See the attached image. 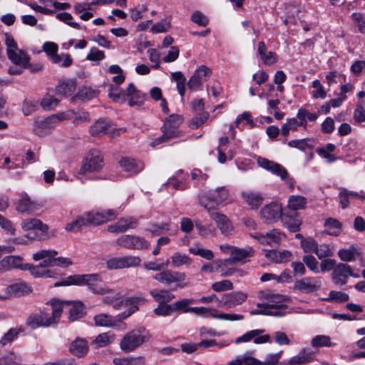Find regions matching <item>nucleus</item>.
Wrapping results in <instances>:
<instances>
[{
    "mask_svg": "<svg viewBox=\"0 0 365 365\" xmlns=\"http://www.w3.org/2000/svg\"><path fill=\"white\" fill-rule=\"evenodd\" d=\"M258 297L264 301L257 304V309L250 312L251 315H268L282 317L286 315V297L271 291H261Z\"/></svg>",
    "mask_w": 365,
    "mask_h": 365,
    "instance_id": "1",
    "label": "nucleus"
},
{
    "mask_svg": "<svg viewBox=\"0 0 365 365\" xmlns=\"http://www.w3.org/2000/svg\"><path fill=\"white\" fill-rule=\"evenodd\" d=\"M69 285H86L93 293L97 294H105L110 290L104 284L99 274L71 275L65 280L55 283V287Z\"/></svg>",
    "mask_w": 365,
    "mask_h": 365,
    "instance_id": "2",
    "label": "nucleus"
},
{
    "mask_svg": "<svg viewBox=\"0 0 365 365\" xmlns=\"http://www.w3.org/2000/svg\"><path fill=\"white\" fill-rule=\"evenodd\" d=\"M51 309V314L43 311L38 314H31L26 319V325L35 329L39 327H48L57 323L63 312L62 304L58 300L53 301Z\"/></svg>",
    "mask_w": 365,
    "mask_h": 365,
    "instance_id": "3",
    "label": "nucleus"
},
{
    "mask_svg": "<svg viewBox=\"0 0 365 365\" xmlns=\"http://www.w3.org/2000/svg\"><path fill=\"white\" fill-rule=\"evenodd\" d=\"M183 121V118L178 114L170 115L164 122L161 128L163 135L157 138L154 144L158 145L166 142L172 138L180 137L181 132L178 130L179 126Z\"/></svg>",
    "mask_w": 365,
    "mask_h": 365,
    "instance_id": "4",
    "label": "nucleus"
},
{
    "mask_svg": "<svg viewBox=\"0 0 365 365\" xmlns=\"http://www.w3.org/2000/svg\"><path fill=\"white\" fill-rule=\"evenodd\" d=\"M153 279L160 283L168 286L175 284V289H182L187 287V284L184 282L186 279L185 272L173 271L171 269H164L159 273L155 274Z\"/></svg>",
    "mask_w": 365,
    "mask_h": 365,
    "instance_id": "5",
    "label": "nucleus"
},
{
    "mask_svg": "<svg viewBox=\"0 0 365 365\" xmlns=\"http://www.w3.org/2000/svg\"><path fill=\"white\" fill-rule=\"evenodd\" d=\"M104 165L103 156L98 150H91L83 158L79 174L84 175L87 173L98 172Z\"/></svg>",
    "mask_w": 365,
    "mask_h": 365,
    "instance_id": "6",
    "label": "nucleus"
},
{
    "mask_svg": "<svg viewBox=\"0 0 365 365\" xmlns=\"http://www.w3.org/2000/svg\"><path fill=\"white\" fill-rule=\"evenodd\" d=\"M229 192L225 187H220L211 191L207 196H200L199 204L210 212L215 205H219L227 200Z\"/></svg>",
    "mask_w": 365,
    "mask_h": 365,
    "instance_id": "7",
    "label": "nucleus"
},
{
    "mask_svg": "<svg viewBox=\"0 0 365 365\" xmlns=\"http://www.w3.org/2000/svg\"><path fill=\"white\" fill-rule=\"evenodd\" d=\"M118 299V297H115V300L112 304L113 307L118 310L125 307L128 308L116 317L119 321L129 317L132 314L138 310V304L144 303L146 301L143 297H128L125 300L120 301Z\"/></svg>",
    "mask_w": 365,
    "mask_h": 365,
    "instance_id": "8",
    "label": "nucleus"
},
{
    "mask_svg": "<svg viewBox=\"0 0 365 365\" xmlns=\"http://www.w3.org/2000/svg\"><path fill=\"white\" fill-rule=\"evenodd\" d=\"M147 340L145 330L134 329L128 332L120 342V349L125 353L130 352Z\"/></svg>",
    "mask_w": 365,
    "mask_h": 365,
    "instance_id": "9",
    "label": "nucleus"
},
{
    "mask_svg": "<svg viewBox=\"0 0 365 365\" xmlns=\"http://www.w3.org/2000/svg\"><path fill=\"white\" fill-rule=\"evenodd\" d=\"M109 96L115 102L123 101L125 100V97L127 96L129 99L130 106L136 105L140 101V92L137 90L133 83H130L128 85L126 92H118V88L117 87H111Z\"/></svg>",
    "mask_w": 365,
    "mask_h": 365,
    "instance_id": "10",
    "label": "nucleus"
},
{
    "mask_svg": "<svg viewBox=\"0 0 365 365\" xmlns=\"http://www.w3.org/2000/svg\"><path fill=\"white\" fill-rule=\"evenodd\" d=\"M116 243L120 247L129 250H146L150 247V243L145 238L132 235L119 237Z\"/></svg>",
    "mask_w": 365,
    "mask_h": 365,
    "instance_id": "11",
    "label": "nucleus"
},
{
    "mask_svg": "<svg viewBox=\"0 0 365 365\" xmlns=\"http://www.w3.org/2000/svg\"><path fill=\"white\" fill-rule=\"evenodd\" d=\"M140 258L137 256L114 257L106 261V267L109 269L134 267L140 265Z\"/></svg>",
    "mask_w": 365,
    "mask_h": 365,
    "instance_id": "12",
    "label": "nucleus"
},
{
    "mask_svg": "<svg viewBox=\"0 0 365 365\" xmlns=\"http://www.w3.org/2000/svg\"><path fill=\"white\" fill-rule=\"evenodd\" d=\"M284 214L281 205L275 202L264 205L260 210V217L267 223L277 222Z\"/></svg>",
    "mask_w": 365,
    "mask_h": 365,
    "instance_id": "13",
    "label": "nucleus"
},
{
    "mask_svg": "<svg viewBox=\"0 0 365 365\" xmlns=\"http://www.w3.org/2000/svg\"><path fill=\"white\" fill-rule=\"evenodd\" d=\"M118 212L113 210L105 211H90L85 213L88 225H98L114 220Z\"/></svg>",
    "mask_w": 365,
    "mask_h": 365,
    "instance_id": "14",
    "label": "nucleus"
},
{
    "mask_svg": "<svg viewBox=\"0 0 365 365\" xmlns=\"http://www.w3.org/2000/svg\"><path fill=\"white\" fill-rule=\"evenodd\" d=\"M247 294L241 291L232 292L224 294L219 301V307L229 309L242 304L247 299Z\"/></svg>",
    "mask_w": 365,
    "mask_h": 365,
    "instance_id": "15",
    "label": "nucleus"
},
{
    "mask_svg": "<svg viewBox=\"0 0 365 365\" xmlns=\"http://www.w3.org/2000/svg\"><path fill=\"white\" fill-rule=\"evenodd\" d=\"M212 74V71L206 66H200L190 77L187 82L188 88L192 91L197 90L203 82L207 81Z\"/></svg>",
    "mask_w": 365,
    "mask_h": 365,
    "instance_id": "16",
    "label": "nucleus"
},
{
    "mask_svg": "<svg viewBox=\"0 0 365 365\" xmlns=\"http://www.w3.org/2000/svg\"><path fill=\"white\" fill-rule=\"evenodd\" d=\"M321 286L322 280L320 277H305L294 282V289L309 294L319 290Z\"/></svg>",
    "mask_w": 365,
    "mask_h": 365,
    "instance_id": "17",
    "label": "nucleus"
},
{
    "mask_svg": "<svg viewBox=\"0 0 365 365\" xmlns=\"http://www.w3.org/2000/svg\"><path fill=\"white\" fill-rule=\"evenodd\" d=\"M257 164L261 168L279 176L282 180L287 181L289 177L287 170L277 163L269 160L264 158L259 157L257 158Z\"/></svg>",
    "mask_w": 365,
    "mask_h": 365,
    "instance_id": "18",
    "label": "nucleus"
},
{
    "mask_svg": "<svg viewBox=\"0 0 365 365\" xmlns=\"http://www.w3.org/2000/svg\"><path fill=\"white\" fill-rule=\"evenodd\" d=\"M209 214L223 235L228 236L234 233V227L226 215L215 212H210Z\"/></svg>",
    "mask_w": 365,
    "mask_h": 365,
    "instance_id": "19",
    "label": "nucleus"
},
{
    "mask_svg": "<svg viewBox=\"0 0 365 365\" xmlns=\"http://www.w3.org/2000/svg\"><path fill=\"white\" fill-rule=\"evenodd\" d=\"M351 274V267L347 264L339 263L332 272V280L336 284L344 285Z\"/></svg>",
    "mask_w": 365,
    "mask_h": 365,
    "instance_id": "20",
    "label": "nucleus"
},
{
    "mask_svg": "<svg viewBox=\"0 0 365 365\" xmlns=\"http://www.w3.org/2000/svg\"><path fill=\"white\" fill-rule=\"evenodd\" d=\"M253 237L262 245H269L274 247L280 243L284 235L278 230L274 229L266 234L257 233Z\"/></svg>",
    "mask_w": 365,
    "mask_h": 365,
    "instance_id": "21",
    "label": "nucleus"
},
{
    "mask_svg": "<svg viewBox=\"0 0 365 365\" xmlns=\"http://www.w3.org/2000/svg\"><path fill=\"white\" fill-rule=\"evenodd\" d=\"M55 116H49L44 119L36 120L34 125V132L38 136H45L53 129Z\"/></svg>",
    "mask_w": 365,
    "mask_h": 365,
    "instance_id": "22",
    "label": "nucleus"
},
{
    "mask_svg": "<svg viewBox=\"0 0 365 365\" xmlns=\"http://www.w3.org/2000/svg\"><path fill=\"white\" fill-rule=\"evenodd\" d=\"M31 292L29 287L24 282H20L12 284L6 288L4 295H0V300H5L12 297L20 296Z\"/></svg>",
    "mask_w": 365,
    "mask_h": 365,
    "instance_id": "23",
    "label": "nucleus"
},
{
    "mask_svg": "<svg viewBox=\"0 0 365 365\" xmlns=\"http://www.w3.org/2000/svg\"><path fill=\"white\" fill-rule=\"evenodd\" d=\"M120 168L130 175H135L144 168L143 162L128 157H122L119 160Z\"/></svg>",
    "mask_w": 365,
    "mask_h": 365,
    "instance_id": "24",
    "label": "nucleus"
},
{
    "mask_svg": "<svg viewBox=\"0 0 365 365\" xmlns=\"http://www.w3.org/2000/svg\"><path fill=\"white\" fill-rule=\"evenodd\" d=\"M58 255V252L54 250H42L33 255V259L35 261L43 259L39 264L44 269L53 267V257Z\"/></svg>",
    "mask_w": 365,
    "mask_h": 365,
    "instance_id": "25",
    "label": "nucleus"
},
{
    "mask_svg": "<svg viewBox=\"0 0 365 365\" xmlns=\"http://www.w3.org/2000/svg\"><path fill=\"white\" fill-rule=\"evenodd\" d=\"M58 301L62 304V305L63 304H66L71 306V307L68 309V312H69L68 319L71 322L76 321V320L83 317V316L85 315L83 304L81 302L77 301V302H61L60 300H58Z\"/></svg>",
    "mask_w": 365,
    "mask_h": 365,
    "instance_id": "26",
    "label": "nucleus"
},
{
    "mask_svg": "<svg viewBox=\"0 0 365 365\" xmlns=\"http://www.w3.org/2000/svg\"><path fill=\"white\" fill-rule=\"evenodd\" d=\"M241 197L252 210H257L262 204L264 200L259 192L249 190L242 192Z\"/></svg>",
    "mask_w": 365,
    "mask_h": 365,
    "instance_id": "27",
    "label": "nucleus"
},
{
    "mask_svg": "<svg viewBox=\"0 0 365 365\" xmlns=\"http://www.w3.org/2000/svg\"><path fill=\"white\" fill-rule=\"evenodd\" d=\"M40 205L35 201H32L27 195H22L19 200L16 210L21 213L30 214L40 208Z\"/></svg>",
    "mask_w": 365,
    "mask_h": 365,
    "instance_id": "28",
    "label": "nucleus"
},
{
    "mask_svg": "<svg viewBox=\"0 0 365 365\" xmlns=\"http://www.w3.org/2000/svg\"><path fill=\"white\" fill-rule=\"evenodd\" d=\"M111 129L110 123L106 119H98L89 128L92 136H98L109 133Z\"/></svg>",
    "mask_w": 365,
    "mask_h": 365,
    "instance_id": "29",
    "label": "nucleus"
},
{
    "mask_svg": "<svg viewBox=\"0 0 365 365\" xmlns=\"http://www.w3.org/2000/svg\"><path fill=\"white\" fill-rule=\"evenodd\" d=\"M22 259L20 256L5 257L0 261V272H6L14 268H20Z\"/></svg>",
    "mask_w": 365,
    "mask_h": 365,
    "instance_id": "30",
    "label": "nucleus"
},
{
    "mask_svg": "<svg viewBox=\"0 0 365 365\" xmlns=\"http://www.w3.org/2000/svg\"><path fill=\"white\" fill-rule=\"evenodd\" d=\"M94 324L97 327H114L120 321L117 317L105 313H101L93 317Z\"/></svg>",
    "mask_w": 365,
    "mask_h": 365,
    "instance_id": "31",
    "label": "nucleus"
},
{
    "mask_svg": "<svg viewBox=\"0 0 365 365\" xmlns=\"http://www.w3.org/2000/svg\"><path fill=\"white\" fill-rule=\"evenodd\" d=\"M257 52L260 56L261 60L266 65H272L277 61L276 53L273 51H268L265 43L263 41L259 42L257 46Z\"/></svg>",
    "mask_w": 365,
    "mask_h": 365,
    "instance_id": "32",
    "label": "nucleus"
},
{
    "mask_svg": "<svg viewBox=\"0 0 365 365\" xmlns=\"http://www.w3.org/2000/svg\"><path fill=\"white\" fill-rule=\"evenodd\" d=\"M21 227L24 231L38 230L42 232H46L48 230V226L36 218L24 220L21 223Z\"/></svg>",
    "mask_w": 365,
    "mask_h": 365,
    "instance_id": "33",
    "label": "nucleus"
},
{
    "mask_svg": "<svg viewBox=\"0 0 365 365\" xmlns=\"http://www.w3.org/2000/svg\"><path fill=\"white\" fill-rule=\"evenodd\" d=\"M292 254L287 250L277 252L276 250H266L265 257L275 263H286L290 260Z\"/></svg>",
    "mask_w": 365,
    "mask_h": 365,
    "instance_id": "34",
    "label": "nucleus"
},
{
    "mask_svg": "<svg viewBox=\"0 0 365 365\" xmlns=\"http://www.w3.org/2000/svg\"><path fill=\"white\" fill-rule=\"evenodd\" d=\"M69 350L73 356L78 357L84 356L88 350L86 340L84 339L77 338L71 344Z\"/></svg>",
    "mask_w": 365,
    "mask_h": 365,
    "instance_id": "35",
    "label": "nucleus"
},
{
    "mask_svg": "<svg viewBox=\"0 0 365 365\" xmlns=\"http://www.w3.org/2000/svg\"><path fill=\"white\" fill-rule=\"evenodd\" d=\"M150 294L159 304H168L175 298V295L168 289H153L150 291Z\"/></svg>",
    "mask_w": 365,
    "mask_h": 365,
    "instance_id": "36",
    "label": "nucleus"
},
{
    "mask_svg": "<svg viewBox=\"0 0 365 365\" xmlns=\"http://www.w3.org/2000/svg\"><path fill=\"white\" fill-rule=\"evenodd\" d=\"M8 56L9 59L15 65L24 68L25 65L30 61L29 55L21 49H17L14 52L9 53Z\"/></svg>",
    "mask_w": 365,
    "mask_h": 365,
    "instance_id": "37",
    "label": "nucleus"
},
{
    "mask_svg": "<svg viewBox=\"0 0 365 365\" xmlns=\"http://www.w3.org/2000/svg\"><path fill=\"white\" fill-rule=\"evenodd\" d=\"M76 88V83L74 80H67L59 82L56 87V92L57 94L67 96L73 93Z\"/></svg>",
    "mask_w": 365,
    "mask_h": 365,
    "instance_id": "38",
    "label": "nucleus"
},
{
    "mask_svg": "<svg viewBox=\"0 0 365 365\" xmlns=\"http://www.w3.org/2000/svg\"><path fill=\"white\" fill-rule=\"evenodd\" d=\"M116 335L112 331L103 332L98 334L92 341V344L96 347H103L113 343L115 339Z\"/></svg>",
    "mask_w": 365,
    "mask_h": 365,
    "instance_id": "39",
    "label": "nucleus"
},
{
    "mask_svg": "<svg viewBox=\"0 0 365 365\" xmlns=\"http://www.w3.org/2000/svg\"><path fill=\"white\" fill-rule=\"evenodd\" d=\"M170 258L172 266L175 268H179L182 266L187 267L193 261L188 255L180 252H174Z\"/></svg>",
    "mask_w": 365,
    "mask_h": 365,
    "instance_id": "40",
    "label": "nucleus"
},
{
    "mask_svg": "<svg viewBox=\"0 0 365 365\" xmlns=\"http://www.w3.org/2000/svg\"><path fill=\"white\" fill-rule=\"evenodd\" d=\"M284 227L292 232H296L299 230L302 224L301 220L297 217H292L284 213L282 218Z\"/></svg>",
    "mask_w": 365,
    "mask_h": 365,
    "instance_id": "41",
    "label": "nucleus"
},
{
    "mask_svg": "<svg viewBox=\"0 0 365 365\" xmlns=\"http://www.w3.org/2000/svg\"><path fill=\"white\" fill-rule=\"evenodd\" d=\"M307 199L300 195H291L288 200L287 207L289 210L297 211L306 207Z\"/></svg>",
    "mask_w": 365,
    "mask_h": 365,
    "instance_id": "42",
    "label": "nucleus"
},
{
    "mask_svg": "<svg viewBox=\"0 0 365 365\" xmlns=\"http://www.w3.org/2000/svg\"><path fill=\"white\" fill-rule=\"evenodd\" d=\"M22 358L14 351H8L0 357V365H20Z\"/></svg>",
    "mask_w": 365,
    "mask_h": 365,
    "instance_id": "43",
    "label": "nucleus"
},
{
    "mask_svg": "<svg viewBox=\"0 0 365 365\" xmlns=\"http://www.w3.org/2000/svg\"><path fill=\"white\" fill-rule=\"evenodd\" d=\"M250 252L244 249L232 247L230 257L226 262L235 263L242 262L245 258L250 257Z\"/></svg>",
    "mask_w": 365,
    "mask_h": 365,
    "instance_id": "44",
    "label": "nucleus"
},
{
    "mask_svg": "<svg viewBox=\"0 0 365 365\" xmlns=\"http://www.w3.org/2000/svg\"><path fill=\"white\" fill-rule=\"evenodd\" d=\"M312 353L309 351L306 348H303L296 356L292 357L290 360L299 365H302L312 361Z\"/></svg>",
    "mask_w": 365,
    "mask_h": 365,
    "instance_id": "45",
    "label": "nucleus"
},
{
    "mask_svg": "<svg viewBox=\"0 0 365 365\" xmlns=\"http://www.w3.org/2000/svg\"><path fill=\"white\" fill-rule=\"evenodd\" d=\"M113 361L115 365H143L145 359L143 356L115 358Z\"/></svg>",
    "mask_w": 365,
    "mask_h": 365,
    "instance_id": "46",
    "label": "nucleus"
},
{
    "mask_svg": "<svg viewBox=\"0 0 365 365\" xmlns=\"http://www.w3.org/2000/svg\"><path fill=\"white\" fill-rule=\"evenodd\" d=\"M324 226L329 230L328 233L331 235L337 236L341 231V223L336 219L329 217L324 222Z\"/></svg>",
    "mask_w": 365,
    "mask_h": 365,
    "instance_id": "47",
    "label": "nucleus"
},
{
    "mask_svg": "<svg viewBox=\"0 0 365 365\" xmlns=\"http://www.w3.org/2000/svg\"><path fill=\"white\" fill-rule=\"evenodd\" d=\"M311 344L314 348L331 347L335 344L331 343V338L327 335H317L312 338Z\"/></svg>",
    "mask_w": 365,
    "mask_h": 365,
    "instance_id": "48",
    "label": "nucleus"
},
{
    "mask_svg": "<svg viewBox=\"0 0 365 365\" xmlns=\"http://www.w3.org/2000/svg\"><path fill=\"white\" fill-rule=\"evenodd\" d=\"M88 225L87 223V220L85 216H81L77 218L76 220L68 223L66 227V230L68 232H78L79 231L83 226Z\"/></svg>",
    "mask_w": 365,
    "mask_h": 365,
    "instance_id": "49",
    "label": "nucleus"
},
{
    "mask_svg": "<svg viewBox=\"0 0 365 365\" xmlns=\"http://www.w3.org/2000/svg\"><path fill=\"white\" fill-rule=\"evenodd\" d=\"M97 94V91L89 87H82L78 91V93L74 97L79 98L83 101H87L93 98Z\"/></svg>",
    "mask_w": 365,
    "mask_h": 365,
    "instance_id": "50",
    "label": "nucleus"
},
{
    "mask_svg": "<svg viewBox=\"0 0 365 365\" xmlns=\"http://www.w3.org/2000/svg\"><path fill=\"white\" fill-rule=\"evenodd\" d=\"M195 226L198 234L202 237H208L214 235L215 228L212 225H203L199 220H195Z\"/></svg>",
    "mask_w": 365,
    "mask_h": 365,
    "instance_id": "51",
    "label": "nucleus"
},
{
    "mask_svg": "<svg viewBox=\"0 0 365 365\" xmlns=\"http://www.w3.org/2000/svg\"><path fill=\"white\" fill-rule=\"evenodd\" d=\"M298 120L295 118H287L281 128V133L284 136H288L290 131H296L298 128Z\"/></svg>",
    "mask_w": 365,
    "mask_h": 365,
    "instance_id": "52",
    "label": "nucleus"
},
{
    "mask_svg": "<svg viewBox=\"0 0 365 365\" xmlns=\"http://www.w3.org/2000/svg\"><path fill=\"white\" fill-rule=\"evenodd\" d=\"M190 253L194 255H199L202 258L207 260H211L214 257V254L212 250L208 249H204L197 246L191 247L189 248Z\"/></svg>",
    "mask_w": 365,
    "mask_h": 365,
    "instance_id": "53",
    "label": "nucleus"
},
{
    "mask_svg": "<svg viewBox=\"0 0 365 365\" xmlns=\"http://www.w3.org/2000/svg\"><path fill=\"white\" fill-rule=\"evenodd\" d=\"M118 223L122 232H125L128 229L135 228L138 224L137 219L133 217H123L118 220Z\"/></svg>",
    "mask_w": 365,
    "mask_h": 365,
    "instance_id": "54",
    "label": "nucleus"
},
{
    "mask_svg": "<svg viewBox=\"0 0 365 365\" xmlns=\"http://www.w3.org/2000/svg\"><path fill=\"white\" fill-rule=\"evenodd\" d=\"M51 60L54 63L59 64L63 67H69L73 63V59L68 53L56 54Z\"/></svg>",
    "mask_w": 365,
    "mask_h": 365,
    "instance_id": "55",
    "label": "nucleus"
},
{
    "mask_svg": "<svg viewBox=\"0 0 365 365\" xmlns=\"http://www.w3.org/2000/svg\"><path fill=\"white\" fill-rule=\"evenodd\" d=\"M59 103V100L50 95L45 96L41 102V106L44 110H51L54 109Z\"/></svg>",
    "mask_w": 365,
    "mask_h": 365,
    "instance_id": "56",
    "label": "nucleus"
},
{
    "mask_svg": "<svg viewBox=\"0 0 365 365\" xmlns=\"http://www.w3.org/2000/svg\"><path fill=\"white\" fill-rule=\"evenodd\" d=\"M192 302V299H184L178 302H175L172 304L173 311L174 312H180L182 311L183 312H190V308H189V305Z\"/></svg>",
    "mask_w": 365,
    "mask_h": 365,
    "instance_id": "57",
    "label": "nucleus"
},
{
    "mask_svg": "<svg viewBox=\"0 0 365 365\" xmlns=\"http://www.w3.org/2000/svg\"><path fill=\"white\" fill-rule=\"evenodd\" d=\"M300 244L303 251L306 253H315L318 245L312 237L303 239Z\"/></svg>",
    "mask_w": 365,
    "mask_h": 365,
    "instance_id": "58",
    "label": "nucleus"
},
{
    "mask_svg": "<svg viewBox=\"0 0 365 365\" xmlns=\"http://www.w3.org/2000/svg\"><path fill=\"white\" fill-rule=\"evenodd\" d=\"M354 118L358 123L365 121V102L364 101L358 103L354 112Z\"/></svg>",
    "mask_w": 365,
    "mask_h": 365,
    "instance_id": "59",
    "label": "nucleus"
},
{
    "mask_svg": "<svg viewBox=\"0 0 365 365\" xmlns=\"http://www.w3.org/2000/svg\"><path fill=\"white\" fill-rule=\"evenodd\" d=\"M170 28V19L166 18L161 22H158L153 25L151 31L153 33H164L167 32Z\"/></svg>",
    "mask_w": 365,
    "mask_h": 365,
    "instance_id": "60",
    "label": "nucleus"
},
{
    "mask_svg": "<svg viewBox=\"0 0 365 365\" xmlns=\"http://www.w3.org/2000/svg\"><path fill=\"white\" fill-rule=\"evenodd\" d=\"M212 289L217 292L231 290L233 289V284L230 280L224 279L213 283L212 284Z\"/></svg>",
    "mask_w": 365,
    "mask_h": 365,
    "instance_id": "61",
    "label": "nucleus"
},
{
    "mask_svg": "<svg viewBox=\"0 0 365 365\" xmlns=\"http://www.w3.org/2000/svg\"><path fill=\"white\" fill-rule=\"evenodd\" d=\"M19 330L10 329L0 339V344L2 346L11 343L19 335Z\"/></svg>",
    "mask_w": 365,
    "mask_h": 365,
    "instance_id": "62",
    "label": "nucleus"
},
{
    "mask_svg": "<svg viewBox=\"0 0 365 365\" xmlns=\"http://www.w3.org/2000/svg\"><path fill=\"white\" fill-rule=\"evenodd\" d=\"M315 254L319 259L330 257L333 255L331 247L327 244L317 245Z\"/></svg>",
    "mask_w": 365,
    "mask_h": 365,
    "instance_id": "63",
    "label": "nucleus"
},
{
    "mask_svg": "<svg viewBox=\"0 0 365 365\" xmlns=\"http://www.w3.org/2000/svg\"><path fill=\"white\" fill-rule=\"evenodd\" d=\"M303 262L306 264L307 267L314 272V273H319V269L318 267V261L312 255H305L302 258Z\"/></svg>",
    "mask_w": 365,
    "mask_h": 365,
    "instance_id": "64",
    "label": "nucleus"
}]
</instances>
